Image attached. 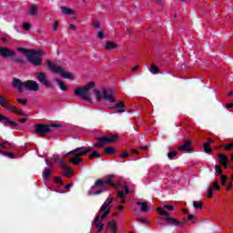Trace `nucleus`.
<instances>
[{
  "label": "nucleus",
  "instance_id": "obj_1",
  "mask_svg": "<svg viewBox=\"0 0 233 233\" xmlns=\"http://www.w3.org/2000/svg\"><path fill=\"white\" fill-rule=\"evenodd\" d=\"M116 177V175L110 174L106 176L107 179H97L95 181V184L90 187L87 191V196H99L103 194V192H106L108 190V187L105 185H110L113 188H117V184L114 183L112 179Z\"/></svg>",
  "mask_w": 233,
  "mask_h": 233
},
{
  "label": "nucleus",
  "instance_id": "obj_2",
  "mask_svg": "<svg viewBox=\"0 0 233 233\" xmlns=\"http://www.w3.org/2000/svg\"><path fill=\"white\" fill-rule=\"evenodd\" d=\"M18 52L25 55V57L33 66H43V51L35 49H26L25 47H18Z\"/></svg>",
  "mask_w": 233,
  "mask_h": 233
},
{
  "label": "nucleus",
  "instance_id": "obj_3",
  "mask_svg": "<svg viewBox=\"0 0 233 233\" xmlns=\"http://www.w3.org/2000/svg\"><path fill=\"white\" fill-rule=\"evenodd\" d=\"M157 212L160 215V216H165V217H159L157 219V225H161V223H159V221H167V223H168V225H171L172 227H176L177 228L179 227H185V225H187V223H188V221L184 218L182 220H179L177 218H171L170 214L167 211H165V208L158 207L157 208Z\"/></svg>",
  "mask_w": 233,
  "mask_h": 233
},
{
  "label": "nucleus",
  "instance_id": "obj_4",
  "mask_svg": "<svg viewBox=\"0 0 233 233\" xmlns=\"http://www.w3.org/2000/svg\"><path fill=\"white\" fill-rule=\"evenodd\" d=\"M114 201L113 198H107L100 208L99 215L95 218V227H96L98 232H102L105 228V224L99 222L100 219H106L107 216L110 214V209L112 207L110 204Z\"/></svg>",
  "mask_w": 233,
  "mask_h": 233
},
{
  "label": "nucleus",
  "instance_id": "obj_5",
  "mask_svg": "<svg viewBox=\"0 0 233 233\" xmlns=\"http://www.w3.org/2000/svg\"><path fill=\"white\" fill-rule=\"evenodd\" d=\"M13 86L15 88H17L20 94H23V92H25V89L23 88V86H25L26 90H31V92L39 91V84L34 80H27L25 82H22L18 78H15L13 81Z\"/></svg>",
  "mask_w": 233,
  "mask_h": 233
},
{
  "label": "nucleus",
  "instance_id": "obj_6",
  "mask_svg": "<svg viewBox=\"0 0 233 233\" xmlns=\"http://www.w3.org/2000/svg\"><path fill=\"white\" fill-rule=\"evenodd\" d=\"M94 86H96V83L89 82L83 87H76L75 90V96L82 97L83 101H90V99H92L90 90H92Z\"/></svg>",
  "mask_w": 233,
  "mask_h": 233
},
{
  "label": "nucleus",
  "instance_id": "obj_7",
  "mask_svg": "<svg viewBox=\"0 0 233 233\" xmlns=\"http://www.w3.org/2000/svg\"><path fill=\"white\" fill-rule=\"evenodd\" d=\"M52 128H61L59 124H36L35 126V134L36 136H42V137H46L52 132Z\"/></svg>",
  "mask_w": 233,
  "mask_h": 233
},
{
  "label": "nucleus",
  "instance_id": "obj_8",
  "mask_svg": "<svg viewBox=\"0 0 233 233\" xmlns=\"http://www.w3.org/2000/svg\"><path fill=\"white\" fill-rule=\"evenodd\" d=\"M47 68L51 72H54L55 74H60V76L64 79L74 80V76H72V73L66 72L65 69H63V67H61L59 66H56V64H54V62H52L50 60L47 61Z\"/></svg>",
  "mask_w": 233,
  "mask_h": 233
},
{
  "label": "nucleus",
  "instance_id": "obj_9",
  "mask_svg": "<svg viewBox=\"0 0 233 233\" xmlns=\"http://www.w3.org/2000/svg\"><path fill=\"white\" fill-rule=\"evenodd\" d=\"M97 143L94 145L96 148H100L102 147H105L107 143H116L117 141V137L115 135H112L111 137H97Z\"/></svg>",
  "mask_w": 233,
  "mask_h": 233
},
{
  "label": "nucleus",
  "instance_id": "obj_10",
  "mask_svg": "<svg viewBox=\"0 0 233 233\" xmlns=\"http://www.w3.org/2000/svg\"><path fill=\"white\" fill-rule=\"evenodd\" d=\"M35 77L44 86H47L48 88H56V86H54L53 82H48V78L46 77V73H45V72H36L35 74Z\"/></svg>",
  "mask_w": 233,
  "mask_h": 233
},
{
  "label": "nucleus",
  "instance_id": "obj_11",
  "mask_svg": "<svg viewBox=\"0 0 233 233\" xmlns=\"http://www.w3.org/2000/svg\"><path fill=\"white\" fill-rule=\"evenodd\" d=\"M88 152H92V148L87 147L85 149V147H81L69 151L66 154V156H72V154H74V156H76V157H81L83 156H86Z\"/></svg>",
  "mask_w": 233,
  "mask_h": 233
},
{
  "label": "nucleus",
  "instance_id": "obj_12",
  "mask_svg": "<svg viewBox=\"0 0 233 233\" xmlns=\"http://www.w3.org/2000/svg\"><path fill=\"white\" fill-rule=\"evenodd\" d=\"M0 56L4 59H6L8 57H11V59H12L13 57H15V56H17V54L15 53V51H14L8 47L1 46L0 47Z\"/></svg>",
  "mask_w": 233,
  "mask_h": 233
},
{
  "label": "nucleus",
  "instance_id": "obj_13",
  "mask_svg": "<svg viewBox=\"0 0 233 233\" xmlns=\"http://www.w3.org/2000/svg\"><path fill=\"white\" fill-rule=\"evenodd\" d=\"M0 123H3L5 127H11V128H17L19 127L17 122L10 120V118L3 114H0Z\"/></svg>",
  "mask_w": 233,
  "mask_h": 233
},
{
  "label": "nucleus",
  "instance_id": "obj_14",
  "mask_svg": "<svg viewBox=\"0 0 233 233\" xmlns=\"http://www.w3.org/2000/svg\"><path fill=\"white\" fill-rule=\"evenodd\" d=\"M112 90H103L102 94L105 101H107L108 103H116V98L112 97Z\"/></svg>",
  "mask_w": 233,
  "mask_h": 233
},
{
  "label": "nucleus",
  "instance_id": "obj_15",
  "mask_svg": "<svg viewBox=\"0 0 233 233\" xmlns=\"http://www.w3.org/2000/svg\"><path fill=\"white\" fill-rule=\"evenodd\" d=\"M191 145L192 143L190 142V140H187L182 146L178 147V150L180 152H192Z\"/></svg>",
  "mask_w": 233,
  "mask_h": 233
},
{
  "label": "nucleus",
  "instance_id": "obj_16",
  "mask_svg": "<svg viewBox=\"0 0 233 233\" xmlns=\"http://www.w3.org/2000/svg\"><path fill=\"white\" fill-rule=\"evenodd\" d=\"M126 106H127L125 105V102L119 101L115 105V106L113 108H114V110H116V112L117 114H123V113L127 112V109H125Z\"/></svg>",
  "mask_w": 233,
  "mask_h": 233
},
{
  "label": "nucleus",
  "instance_id": "obj_17",
  "mask_svg": "<svg viewBox=\"0 0 233 233\" xmlns=\"http://www.w3.org/2000/svg\"><path fill=\"white\" fill-rule=\"evenodd\" d=\"M218 163L223 165L224 168H228V157L223 154H218Z\"/></svg>",
  "mask_w": 233,
  "mask_h": 233
},
{
  "label": "nucleus",
  "instance_id": "obj_18",
  "mask_svg": "<svg viewBox=\"0 0 233 233\" xmlns=\"http://www.w3.org/2000/svg\"><path fill=\"white\" fill-rule=\"evenodd\" d=\"M124 190L117 191V196L120 199H125V198H127V194L130 192V189H128V187L127 186V182L124 183Z\"/></svg>",
  "mask_w": 233,
  "mask_h": 233
},
{
  "label": "nucleus",
  "instance_id": "obj_19",
  "mask_svg": "<svg viewBox=\"0 0 233 233\" xmlns=\"http://www.w3.org/2000/svg\"><path fill=\"white\" fill-rule=\"evenodd\" d=\"M107 228L110 229V232L116 233L117 232V223L116 220H110L107 223Z\"/></svg>",
  "mask_w": 233,
  "mask_h": 233
},
{
  "label": "nucleus",
  "instance_id": "obj_20",
  "mask_svg": "<svg viewBox=\"0 0 233 233\" xmlns=\"http://www.w3.org/2000/svg\"><path fill=\"white\" fill-rule=\"evenodd\" d=\"M55 81H56V83H57V85H58L60 90H62V92L68 90V87L66 86H65V82H63V80L56 77Z\"/></svg>",
  "mask_w": 233,
  "mask_h": 233
},
{
  "label": "nucleus",
  "instance_id": "obj_21",
  "mask_svg": "<svg viewBox=\"0 0 233 233\" xmlns=\"http://www.w3.org/2000/svg\"><path fill=\"white\" fill-rule=\"evenodd\" d=\"M69 163H71V165H79V163H83V158L76 157V155H74V157L69 158Z\"/></svg>",
  "mask_w": 233,
  "mask_h": 233
},
{
  "label": "nucleus",
  "instance_id": "obj_22",
  "mask_svg": "<svg viewBox=\"0 0 233 233\" xmlns=\"http://www.w3.org/2000/svg\"><path fill=\"white\" fill-rule=\"evenodd\" d=\"M137 205L141 207V212H148V204H147V202H137Z\"/></svg>",
  "mask_w": 233,
  "mask_h": 233
},
{
  "label": "nucleus",
  "instance_id": "obj_23",
  "mask_svg": "<svg viewBox=\"0 0 233 233\" xmlns=\"http://www.w3.org/2000/svg\"><path fill=\"white\" fill-rule=\"evenodd\" d=\"M0 105L3 108H8V99L3 96H0Z\"/></svg>",
  "mask_w": 233,
  "mask_h": 233
},
{
  "label": "nucleus",
  "instance_id": "obj_24",
  "mask_svg": "<svg viewBox=\"0 0 233 233\" xmlns=\"http://www.w3.org/2000/svg\"><path fill=\"white\" fill-rule=\"evenodd\" d=\"M159 67H157V66H156V64H151L150 67H149V72H151V74H154L155 76L159 74Z\"/></svg>",
  "mask_w": 233,
  "mask_h": 233
},
{
  "label": "nucleus",
  "instance_id": "obj_25",
  "mask_svg": "<svg viewBox=\"0 0 233 233\" xmlns=\"http://www.w3.org/2000/svg\"><path fill=\"white\" fill-rule=\"evenodd\" d=\"M105 48L106 50H114V48H117V45L114 42H107Z\"/></svg>",
  "mask_w": 233,
  "mask_h": 233
},
{
  "label": "nucleus",
  "instance_id": "obj_26",
  "mask_svg": "<svg viewBox=\"0 0 233 233\" xmlns=\"http://www.w3.org/2000/svg\"><path fill=\"white\" fill-rule=\"evenodd\" d=\"M11 59L12 61H14V63H17L18 65H25V59L17 57L16 55L13 56Z\"/></svg>",
  "mask_w": 233,
  "mask_h": 233
},
{
  "label": "nucleus",
  "instance_id": "obj_27",
  "mask_svg": "<svg viewBox=\"0 0 233 233\" xmlns=\"http://www.w3.org/2000/svg\"><path fill=\"white\" fill-rule=\"evenodd\" d=\"M51 174H52V169H50L49 167H45V169H44V179H49Z\"/></svg>",
  "mask_w": 233,
  "mask_h": 233
},
{
  "label": "nucleus",
  "instance_id": "obj_28",
  "mask_svg": "<svg viewBox=\"0 0 233 233\" xmlns=\"http://www.w3.org/2000/svg\"><path fill=\"white\" fill-rule=\"evenodd\" d=\"M61 10L62 12L66 15H70L72 14H74V10L68 8V7H65V6H62L61 7Z\"/></svg>",
  "mask_w": 233,
  "mask_h": 233
},
{
  "label": "nucleus",
  "instance_id": "obj_29",
  "mask_svg": "<svg viewBox=\"0 0 233 233\" xmlns=\"http://www.w3.org/2000/svg\"><path fill=\"white\" fill-rule=\"evenodd\" d=\"M94 92H95L96 101L98 102L103 101V95H101V91L95 89Z\"/></svg>",
  "mask_w": 233,
  "mask_h": 233
},
{
  "label": "nucleus",
  "instance_id": "obj_30",
  "mask_svg": "<svg viewBox=\"0 0 233 233\" xmlns=\"http://www.w3.org/2000/svg\"><path fill=\"white\" fill-rule=\"evenodd\" d=\"M35 14H37V6L32 5V6L29 8L28 15H35Z\"/></svg>",
  "mask_w": 233,
  "mask_h": 233
},
{
  "label": "nucleus",
  "instance_id": "obj_31",
  "mask_svg": "<svg viewBox=\"0 0 233 233\" xmlns=\"http://www.w3.org/2000/svg\"><path fill=\"white\" fill-rule=\"evenodd\" d=\"M105 154H106V155L116 154V148H114L112 147H107L105 149Z\"/></svg>",
  "mask_w": 233,
  "mask_h": 233
},
{
  "label": "nucleus",
  "instance_id": "obj_32",
  "mask_svg": "<svg viewBox=\"0 0 233 233\" xmlns=\"http://www.w3.org/2000/svg\"><path fill=\"white\" fill-rule=\"evenodd\" d=\"M13 114H17V116H22L23 117H26V113H23L21 108H16V110H12Z\"/></svg>",
  "mask_w": 233,
  "mask_h": 233
},
{
  "label": "nucleus",
  "instance_id": "obj_33",
  "mask_svg": "<svg viewBox=\"0 0 233 233\" xmlns=\"http://www.w3.org/2000/svg\"><path fill=\"white\" fill-rule=\"evenodd\" d=\"M203 147H204V152L206 154H212L213 150L212 148H210V146H208V144H204Z\"/></svg>",
  "mask_w": 233,
  "mask_h": 233
},
{
  "label": "nucleus",
  "instance_id": "obj_34",
  "mask_svg": "<svg viewBox=\"0 0 233 233\" xmlns=\"http://www.w3.org/2000/svg\"><path fill=\"white\" fill-rule=\"evenodd\" d=\"M211 188H213L217 192H219V190H221V187L219 186V182L214 181L213 182V187Z\"/></svg>",
  "mask_w": 233,
  "mask_h": 233
},
{
  "label": "nucleus",
  "instance_id": "obj_35",
  "mask_svg": "<svg viewBox=\"0 0 233 233\" xmlns=\"http://www.w3.org/2000/svg\"><path fill=\"white\" fill-rule=\"evenodd\" d=\"M94 157H101V154L97 151H93L90 155H89V159H94Z\"/></svg>",
  "mask_w": 233,
  "mask_h": 233
},
{
  "label": "nucleus",
  "instance_id": "obj_36",
  "mask_svg": "<svg viewBox=\"0 0 233 233\" xmlns=\"http://www.w3.org/2000/svg\"><path fill=\"white\" fill-rule=\"evenodd\" d=\"M194 208H203V202L200 201H194L193 202Z\"/></svg>",
  "mask_w": 233,
  "mask_h": 233
},
{
  "label": "nucleus",
  "instance_id": "obj_37",
  "mask_svg": "<svg viewBox=\"0 0 233 233\" xmlns=\"http://www.w3.org/2000/svg\"><path fill=\"white\" fill-rule=\"evenodd\" d=\"M8 147H11V144L6 140H3L2 144H0L1 148H8Z\"/></svg>",
  "mask_w": 233,
  "mask_h": 233
},
{
  "label": "nucleus",
  "instance_id": "obj_38",
  "mask_svg": "<svg viewBox=\"0 0 233 233\" xmlns=\"http://www.w3.org/2000/svg\"><path fill=\"white\" fill-rule=\"evenodd\" d=\"M177 156V151H171L167 153L168 159H174Z\"/></svg>",
  "mask_w": 233,
  "mask_h": 233
},
{
  "label": "nucleus",
  "instance_id": "obj_39",
  "mask_svg": "<svg viewBox=\"0 0 233 233\" xmlns=\"http://www.w3.org/2000/svg\"><path fill=\"white\" fill-rule=\"evenodd\" d=\"M215 170L218 172V176H223V169L221 168V166H215Z\"/></svg>",
  "mask_w": 233,
  "mask_h": 233
},
{
  "label": "nucleus",
  "instance_id": "obj_40",
  "mask_svg": "<svg viewBox=\"0 0 233 233\" xmlns=\"http://www.w3.org/2000/svg\"><path fill=\"white\" fill-rule=\"evenodd\" d=\"M59 163H60V168H63L64 170H65L66 168H68V166L65 163V159L61 158V159L59 160Z\"/></svg>",
  "mask_w": 233,
  "mask_h": 233
},
{
  "label": "nucleus",
  "instance_id": "obj_41",
  "mask_svg": "<svg viewBox=\"0 0 233 233\" xmlns=\"http://www.w3.org/2000/svg\"><path fill=\"white\" fill-rule=\"evenodd\" d=\"M22 27L24 28V30H26L28 32V30L32 29V24L30 23H25L22 25Z\"/></svg>",
  "mask_w": 233,
  "mask_h": 233
},
{
  "label": "nucleus",
  "instance_id": "obj_42",
  "mask_svg": "<svg viewBox=\"0 0 233 233\" xmlns=\"http://www.w3.org/2000/svg\"><path fill=\"white\" fill-rule=\"evenodd\" d=\"M137 221H138L139 223H142V225H147V223H149L147 218H137Z\"/></svg>",
  "mask_w": 233,
  "mask_h": 233
},
{
  "label": "nucleus",
  "instance_id": "obj_43",
  "mask_svg": "<svg viewBox=\"0 0 233 233\" xmlns=\"http://www.w3.org/2000/svg\"><path fill=\"white\" fill-rule=\"evenodd\" d=\"M233 148V143H228L224 147V150H226L227 152H228L229 150H232Z\"/></svg>",
  "mask_w": 233,
  "mask_h": 233
},
{
  "label": "nucleus",
  "instance_id": "obj_44",
  "mask_svg": "<svg viewBox=\"0 0 233 233\" xmlns=\"http://www.w3.org/2000/svg\"><path fill=\"white\" fill-rule=\"evenodd\" d=\"M164 208L165 212H167V210L172 211V210H174V206L165 205L164 208Z\"/></svg>",
  "mask_w": 233,
  "mask_h": 233
},
{
  "label": "nucleus",
  "instance_id": "obj_45",
  "mask_svg": "<svg viewBox=\"0 0 233 233\" xmlns=\"http://www.w3.org/2000/svg\"><path fill=\"white\" fill-rule=\"evenodd\" d=\"M224 187H226V190H230L233 187L232 180H228V184H226Z\"/></svg>",
  "mask_w": 233,
  "mask_h": 233
},
{
  "label": "nucleus",
  "instance_id": "obj_46",
  "mask_svg": "<svg viewBox=\"0 0 233 233\" xmlns=\"http://www.w3.org/2000/svg\"><path fill=\"white\" fill-rule=\"evenodd\" d=\"M17 103H19L20 105H26V103H28L27 99H22V98H17L16 99Z\"/></svg>",
  "mask_w": 233,
  "mask_h": 233
},
{
  "label": "nucleus",
  "instance_id": "obj_47",
  "mask_svg": "<svg viewBox=\"0 0 233 233\" xmlns=\"http://www.w3.org/2000/svg\"><path fill=\"white\" fill-rule=\"evenodd\" d=\"M5 156H7V157L10 159H15V156L12 152H5Z\"/></svg>",
  "mask_w": 233,
  "mask_h": 233
},
{
  "label": "nucleus",
  "instance_id": "obj_48",
  "mask_svg": "<svg viewBox=\"0 0 233 233\" xmlns=\"http://www.w3.org/2000/svg\"><path fill=\"white\" fill-rule=\"evenodd\" d=\"M65 172V176H72V169L70 167H66Z\"/></svg>",
  "mask_w": 233,
  "mask_h": 233
},
{
  "label": "nucleus",
  "instance_id": "obj_49",
  "mask_svg": "<svg viewBox=\"0 0 233 233\" xmlns=\"http://www.w3.org/2000/svg\"><path fill=\"white\" fill-rule=\"evenodd\" d=\"M56 183H59L60 185H65V182H63V179H61L60 177H55Z\"/></svg>",
  "mask_w": 233,
  "mask_h": 233
},
{
  "label": "nucleus",
  "instance_id": "obj_50",
  "mask_svg": "<svg viewBox=\"0 0 233 233\" xmlns=\"http://www.w3.org/2000/svg\"><path fill=\"white\" fill-rule=\"evenodd\" d=\"M214 196V188H209L208 191V198H212Z\"/></svg>",
  "mask_w": 233,
  "mask_h": 233
},
{
  "label": "nucleus",
  "instance_id": "obj_51",
  "mask_svg": "<svg viewBox=\"0 0 233 233\" xmlns=\"http://www.w3.org/2000/svg\"><path fill=\"white\" fill-rule=\"evenodd\" d=\"M93 26H94V28H96V29L101 28V25H100L99 22H97V21L93 22Z\"/></svg>",
  "mask_w": 233,
  "mask_h": 233
},
{
  "label": "nucleus",
  "instance_id": "obj_52",
  "mask_svg": "<svg viewBox=\"0 0 233 233\" xmlns=\"http://www.w3.org/2000/svg\"><path fill=\"white\" fill-rule=\"evenodd\" d=\"M6 110H9L10 112H12V110H17V107L15 106H10L8 104V107H5Z\"/></svg>",
  "mask_w": 233,
  "mask_h": 233
},
{
  "label": "nucleus",
  "instance_id": "obj_53",
  "mask_svg": "<svg viewBox=\"0 0 233 233\" xmlns=\"http://www.w3.org/2000/svg\"><path fill=\"white\" fill-rule=\"evenodd\" d=\"M97 37L98 39H105V34L103 33V31H99L97 33Z\"/></svg>",
  "mask_w": 233,
  "mask_h": 233
},
{
  "label": "nucleus",
  "instance_id": "obj_54",
  "mask_svg": "<svg viewBox=\"0 0 233 233\" xmlns=\"http://www.w3.org/2000/svg\"><path fill=\"white\" fill-rule=\"evenodd\" d=\"M128 152L125 151L124 153L119 155V157H121L122 159H125V157H128Z\"/></svg>",
  "mask_w": 233,
  "mask_h": 233
},
{
  "label": "nucleus",
  "instance_id": "obj_55",
  "mask_svg": "<svg viewBox=\"0 0 233 233\" xmlns=\"http://www.w3.org/2000/svg\"><path fill=\"white\" fill-rule=\"evenodd\" d=\"M220 179L222 180V181H224V182H226L227 183V181H228V177L227 176V175H221V177H220Z\"/></svg>",
  "mask_w": 233,
  "mask_h": 233
},
{
  "label": "nucleus",
  "instance_id": "obj_56",
  "mask_svg": "<svg viewBox=\"0 0 233 233\" xmlns=\"http://www.w3.org/2000/svg\"><path fill=\"white\" fill-rule=\"evenodd\" d=\"M54 30L57 31L59 30V22L56 21L54 25H53Z\"/></svg>",
  "mask_w": 233,
  "mask_h": 233
},
{
  "label": "nucleus",
  "instance_id": "obj_57",
  "mask_svg": "<svg viewBox=\"0 0 233 233\" xmlns=\"http://www.w3.org/2000/svg\"><path fill=\"white\" fill-rule=\"evenodd\" d=\"M212 143H214V140H212L211 138H208L207 143H205L204 145H208V147H210V145H212Z\"/></svg>",
  "mask_w": 233,
  "mask_h": 233
},
{
  "label": "nucleus",
  "instance_id": "obj_58",
  "mask_svg": "<svg viewBox=\"0 0 233 233\" xmlns=\"http://www.w3.org/2000/svg\"><path fill=\"white\" fill-rule=\"evenodd\" d=\"M194 218H196L195 215H188V216H187L188 221H192V219H194Z\"/></svg>",
  "mask_w": 233,
  "mask_h": 233
},
{
  "label": "nucleus",
  "instance_id": "obj_59",
  "mask_svg": "<svg viewBox=\"0 0 233 233\" xmlns=\"http://www.w3.org/2000/svg\"><path fill=\"white\" fill-rule=\"evenodd\" d=\"M18 123H22V124L26 123V118H19Z\"/></svg>",
  "mask_w": 233,
  "mask_h": 233
},
{
  "label": "nucleus",
  "instance_id": "obj_60",
  "mask_svg": "<svg viewBox=\"0 0 233 233\" xmlns=\"http://www.w3.org/2000/svg\"><path fill=\"white\" fill-rule=\"evenodd\" d=\"M140 148L142 150H147V148H150V147L149 146H140Z\"/></svg>",
  "mask_w": 233,
  "mask_h": 233
},
{
  "label": "nucleus",
  "instance_id": "obj_61",
  "mask_svg": "<svg viewBox=\"0 0 233 233\" xmlns=\"http://www.w3.org/2000/svg\"><path fill=\"white\" fill-rule=\"evenodd\" d=\"M137 68H139V65H137L135 67H133L131 70L132 72H137Z\"/></svg>",
  "mask_w": 233,
  "mask_h": 233
},
{
  "label": "nucleus",
  "instance_id": "obj_62",
  "mask_svg": "<svg viewBox=\"0 0 233 233\" xmlns=\"http://www.w3.org/2000/svg\"><path fill=\"white\" fill-rule=\"evenodd\" d=\"M226 108H233V103L227 104Z\"/></svg>",
  "mask_w": 233,
  "mask_h": 233
},
{
  "label": "nucleus",
  "instance_id": "obj_63",
  "mask_svg": "<svg viewBox=\"0 0 233 233\" xmlns=\"http://www.w3.org/2000/svg\"><path fill=\"white\" fill-rule=\"evenodd\" d=\"M71 187H72V184H67V185H66L65 189H66V190H68V189H70Z\"/></svg>",
  "mask_w": 233,
  "mask_h": 233
},
{
  "label": "nucleus",
  "instance_id": "obj_64",
  "mask_svg": "<svg viewBox=\"0 0 233 233\" xmlns=\"http://www.w3.org/2000/svg\"><path fill=\"white\" fill-rule=\"evenodd\" d=\"M69 28H70L71 30H76V25L71 24V25H69Z\"/></svg>",
  "mask_w": 233,
  "mask_h": 233
}]
</instances>
